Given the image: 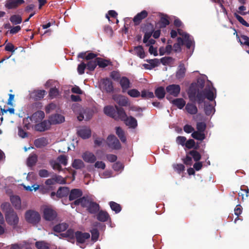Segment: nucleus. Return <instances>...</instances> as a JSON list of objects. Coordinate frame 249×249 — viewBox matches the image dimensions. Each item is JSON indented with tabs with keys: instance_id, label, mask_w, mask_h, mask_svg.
I'll list each match as a JSON object with an SVG mask.
<instances>
[{
	"instance_id": "55",
	"label": "nucleus",
	"mask_w": 249,
	"mask_h": 249,
	"mask_svg": "<svg viewBox=\"0 0 249 249\" xmlns=\"http://www.w3.org/2000/svg\"><path fill=\"white\" fill-rule=\"evenodd\" d=\"M127 94L131 97L137 98L140 96V92L136 89H132L127 91Z\"/></svg>"
},
{
	"instance_id": "2",
	"label": "nucleus",
	"mask_w": 249,
	"mask_h": 249,
	"mask_svg": "<svg viewBox=\"0 0 249 249\" xmlns=\"http://www.w3.org/2000/svg\"><path fill=\"white\" fill-rule=\"evenodd\" d=\"M213 89H215L213 87L212 89H208L207 87L205 88L202 90H200V92L196 95L197 103L199 105L203 103L205 99L207 98L210 101H213L216 97V95L214 94Z\"/></svg>"
},
{
	"instance_id": "33",
	"label": "nucleus",
	"mask_w": 249,
	"mask_h": 249,
	"mask_svg": "<svg viewBox=\"0 0 249 249\" xmlns=\"http://www.w3.org/2000/svg\"><path fill=\"white\" fill-rule=\"evenodd\" d=\"M155 94L156 96L160 99H163L165 97V90L163 87H159L155 89Z\"/></svg>"
},
{
	"instance_id": "61",
	"label": "nucleus",
	"mask_w": 249,
	"mask_h": 249,
	"mask_svg": "<svg viewBox=\"0 0 249 249\" xmlns=\"http://www.w3.org/2000/svg\"><path fill=\"white\" fill-rule=\"evenodd\" d=\"M174 169L178 172V173L180 174L185 170V166L182 164H176L173 165Z\"/></svg>"
},
{
	"instance_id": "31",
	"label": "nucleus",
	"mask_w": 249,
	"mask_h": 249,
	"mask_svg": "<svg viewBox=\"0 0 249 249\" xmlns=\"http://www.w3.org/2000/svg\"><path fill=\"white\" fill-rule=\"evenodd\" d=\"M68 225L66 223H60L53 227V230L56 232H61L66 230L68 228Z\"/></svg>"
},
{
	"instance_id": "32",
	"label": "nucleus",
	"mask_w": 249,
	"mask_h": 249,
	"mask_svg": "<svg viewBox=\"0 0 249 249\" xmlns=\"http://www.w3.org/2000/svg\"><path fill=\"white\" fill-rule=\"evenodd\" d=\"M173 105L177 107L179 109H182L186 105V102L182 98H177L172 101Z\"/></svg>"
},
{
	"instance_id": "62",
	"label": "nucleus",
	"mask_w": 249,
	"mask_h": 249,
	"mask_svg": "<svg viewBox=\"0 0 249 249\" xmlns=\"http://www.w3.org/2000/svg\"><path fill=\"white\" fill-rule=\"evenodd\" d=\"M186 141V138L184 136H179L176 138V142L178 144L184 146Z\"/></svg>"
},
{
	"instance_id": "1",
	"label": "nucleus",
	"mask_w": 249,
	"mask_h": 249,
	"mask_svg": "<svg viewBox=\"0 0 249 249\" xmlns=\"http://www.w3.org/2000/svg\"><path fill=\"white\" fill-rule=\"evenodd\" d=\"M79 205L83 208H86L87 211L91 214H96L100 208V205L98 203L85 196H83L72 202L71 207L73 208V205Z\"/></svg>"
},
{
	"instance_id": "23",
	"label": "nucleus",
	"mask_w": 249,
	"mask_h": 249,
	"mask_svg": "<svg viewBox=\"0 0 249 249\" xmlns=\"http://www.w3.org/2000/svg\"><path fill=\"white\" fill-rule=\"evenodd\" d=\"M70 190L67 187H60L56 192V196L58 198H62L69 195Z\"/></svg>"
},
{
	"instance_id": "39",
	"label": "nucleus",
	"mask_w": 249,
	"mask_h": 249,
	"mask_svg": "<svg viewBox=\"0 0 249 249\" xmlns=\"http://www.w3.org/2000/svg\"><path fill=\"white\" fill-rule=\"evenodd\" d=\"M35 246L37 249H49L50 245L44 241H37Z\"/></svg>"
},
{
	"instance_id": "42",
	"label": "nucleus",
	"mask_w": 249,
	"mask_h": 249,
	"mask_svg": "<svg viewBox=\"0 0 249 249\" xmlns=\"http://www.w3.org/2000/svg\"><path fill=\"white\" fill-rule=\"evenodd\" d=\"M10 21L15 25L18 24L22 22V18L19 15H14L10 17Z\"/></svg>"
},
{
	"instance_id": "8",
	"label": "nucleus",
	"mask_w": 249,
	"mask_h": 249,
	"mask_svg": "<svg viewBox=\"0 0 249 249\" xmlns=\"http://www.w3.org/2000/svg\"><path fill=\"white\" fill-rule=\"evenodd\" d=\"M57 213L54 210L50 208H45L43 210V218L47 221H51L57 217Z\"/></svg>"
},
{
	"instance_id": "60",
	"label": "nucleus",
	"mask_w": 249,
	"mask_h": 249,
	"mask_svg": "<svg viewBox=\"0 0 249 249\" xmlns=\"http://www.w3.org/2000/svg\"><path fill=\"white\" fill-rule=\"evenodd\" d=\"M91 233V239L92 240L96 241L98 240L99 233L97 229H93L90 231Z\"/></svg>"
},
{
	"instance_id": "18",
	"label": "nucleus",
	"mask_w": 249,
	"mask_h": 249,
	"mask_svg": "<svg viewBox=\"0 0 249 249\" xmlns=\"http://www.w3.org/2000/svg\"><path fill=\"white\" fill-rule=\"evenodd\" d=\"M50 124L49 121L44 120L40 123L36 124L35 126V129L37 131L43 132L48 130L50 127Z\"/></svg>"
},
{
	"instance_id": "63",
	"label": "nucleus",
	"mask_w": 249,
	"mask_h": 249,
	"mask_svg": "<svg viewBox=\"0 0 249 249\" xmlns=\"http://www.w3.org/2000/svg\"><path fill=\"white\" fill-rule=\"evenodd\" d=\"M64 237L73 238L74 236V231L72 229H69L66 232L61 234Z\"/></svg>"
},
{
	"instance_id": "58",
	"label": "nucleus",
	"mask_w": 249,
	"mask_h": 249,
	"mask_svg": "<svg viewBox=\"0 0 249 249\" xmlns=\"http://www.w3.org/2000/svg\"><path fill=\"white\" fill-rule=\"evenodd\" d=\"M213 107L212 105H206L204 107V111L206 115L209 116L212 114L214 110Z\"/></svg>"
},
{
	"instance_id": "13",
	"label": "nucleus",
	"mask_w": 249,
	"mask_h": 249,
	"mask_svg": "<svg viewBox=\"0 0 249 249\" xmlns=\"http://www.w3.org/2000/svg\"><path fill=\"white\" fill-rule=\"evenodd\" d=\"M83 192L81 189H72L70 191L69 195V199L70 201L82 198Z\"/></svg>"
},
{
	"instance_id": "37",
	"label": "nucleus",
	"mask_w": 249,
	"mask_h": 249,
	"mask_svg": "<svg viewBox=\"0 0 249 249\" xmlns=\"http://www.w3.org/2000/svg\"><path fill=\"white\" fill-rule=\"evenodd\" d=\"M97 65L100 68H105L111 64L110 60L104 59L100 57L96 58Z\"/></svg>"
},
{
	"instance_id": "53",
	"label": "nucleus",
	"mask_w": 249,
	"mask_h": 249,
	"mask_svg": "<svg viewBox=\"0 0 249 249\" xmlns=\"http://www.w3.org/2000/svg\"><path fill=\"white\" fill-rule=\"evenodd\" d=\"M161 28H164L170 24L169 20L167 16L162 17L160 21Z\"/></svg>"
},
{
	"instance_id": "24",
	"label": "nucleus",
	"mask_w": 249,
	"mask_h": 249,
	"mask_svg": "<svg viewBox=\"0 0 249 249\" xmlns=\"http://www.w3.org/2000/svg\"><path fill=\"white\" fill-rule=\"evenodd\" d=\"M186 69L183 63H180L178 67V70L176 72V76L178 79H182L185 75Z\"/></svg>"
},
{
	"instance_id": "9",
	"label": "nucleus",
	"mask_w": 249,
	"mask_h": 249,
	"mask_svg": "<svg viewBox=\"0 0 249 249\" xmlns=\"http://www.w3.org/2000/svg\"><path fill=\"white\" fill-rule=\"evenodd\" d=\"M166 91L169 95L178 97L180 92V87L177 84L170 85L166 87Z\"/></svg>"
},
{
	"instance_id": "52",
	"label": "nucleus",
	"mask_w": 249,
	"mask_h": 249,
	"mask_svg": "<svg viewBox=\"0 0 249 249\" xmlns=\"http://www.w3.org/2000/svg\"><path fill=\"white\" fill-rule=\"evenodd\" d=\"M189 154L191 155L196 161H198L201 159V155L196 150H191L189 152Z\"/></svg>"
},
{
	"instance_id": "36",
	"label": "nucleus",
	"mask_w": 249,
	"mask_h": 249,
	"mask_svg": "<svg viewBox=\"0 0 249 249\" xmlns=\"http://www.w3.org/2000/svg\"><path fill=\"white\" fill-rule=\"evenodd\" d=\"M191 136L194 139L201 141L204 140L206 138L205 135L204 133L198 131H194L192 133Z\"/></svg>"
},
{
	"instance_id": "50",
	"label": "nucleus",
	"mask_w": 249,
	"mask_h": 249,
	"mask_svg": "<svg viewBox=\"0 0 249 249\" xmlns=\"http://www.w3.org/2000/svg\"><path fill=\"white\" fill-rule=\"evenodd\" d=\"M185 146L188 149H191L194 148L195 149H197L198 146H196V142L193 139H189L186 141Z\"/></svg>"
},
{
	"instance_id": "27",
	"label": "nucleus",
	"mask_w": 249,
	"mask_h": 249,
	"mask_svg": "<svg viewBox=\"0 0 249 249\" xmlns=\"http://www.w3.org/2000/svg\"><path fill=\"white\" fill-rule=\"evenodd\" d=\"M45 116L44 112L43 111L39 110L34 113L31 117L32 120L36 122H39L42 120Z\"/></svg>"
},
{
	"instance_id": "12",
	"label": "nucleus",
	"mask_w": 249,
	"mask_h": 249,
	"mask_svg": "<svg viewBox=\"0 0 249 249\" xmlns=\"http://www.w3.org/2000/svg\"><path fill=\"white\" fill-rule=\"evenodd\" d=\"M75 237L77 243L83 244L85 242L87 239L89 238L90 234L88 232L77 231L75 232Z\"/></svg>"
},
{
	"instance_id": "57",
	"label": "nucleus",
	"mask_w": 249,
	"mask_h": 249,
	"mask_svg": "<svg viewBox=\"0 0 249 249\" xmlns=\"http://www.w3.org/2000/svg\"><path fill=\"white\" fill-rule=\"evenodd\" d=\"M206 128V124L204 122H198L196 124L197 131L204 133Z\"/></svg>"
},
{
	"instance_id": "59",
	"label": "nucleus",
	"mask_w": 249,
	"mask_h": 249,
	"mask_svg": "<svg viewBox=\"0 0 249 249\" xmlns=\"http://www.w3.org/2000/svg\"><path fill=\"white\" fill-rule=\"evenodd\" d=\"M86 67V64L83 62L79 64L77 67V71L78 73L81 75L84 74Z\"/></svg>"
},
{
	"instance_id": "51",
	"label": "nucleus",
	"mask_w": 249,
	"mask_h": 249,
	"mask_svg": "<svg viewBox=\"0 0 249 249\" xmlns=\"http://www.w3.org/2000/svg\"><path fill=\"white\" fill-rule=\"evenodd\" d=\"M59 94V90L55 88H51L49 92V96L51 99L56 97Z\"/></svg>"
},
{
	"instance_id": "25",
	"label": "nucleus",
	"mask_w": 249,
	"mask_h": 249,
	"mask_svg": "<svg viewBox=\"0 0 249 249\" xmlns=\"http://www.w3.org/2000/svg\"><path fill=\"white\" fill-rule=\"evenodd\" d=\"M104 111L106 115L113 119H114V117H116V110L112 106H107L105 107Z\"/></svg>"
},
{
	"instance_id": "10",
	"label": "nucleus",
	"mask_w": 249,
	"mask_h": 249,
	"mask_svg": "<svg viewBox=\"0 0 249 249\" xmlns=\"http://www.w3.org/2000/svg\"><path fill=\"white\" fill-rule=\"evenodd\" d=\"M112 98L120 106L126 107L130 105L128 99L123 95H114Z\"/></svg>"
},
{
	"instance_id": "19",
	"label": "nucleus",
	"mask_w": 249,
	"mask_h": 249,
	"mask_svg": "<svg viewBox=\"0 0 249 249\" xmlns=\"http://www.w3.org/2000/svg\"><path fill=\"white\" fill-rule=\"evenodd\" d=\"M82 157L83 160L88 163H92L96 160V156L92 153L89 151L84 152Z\"/></svg>"
},
{
	"instance_id": "48",
	"label": "nucleus",
	"mask_w": 249,
	"mask_h": 249,
	"mask_svg": "<svg viewBox=\"0 0 249 249\" xmlns=\"http://www.w3.org/2000/svg\"><path fill=\"white\" fill-rule=\"evenodd\" d=\"M142 98H153L154 97V93L151 91L143 89L140 95Z\"/></svg>"
},
{
	"instance_id": "6",
	"label": "nucleus",
	"mask_w": 249,
	"mask_h": 249,
	"mask_svg": "<svg viewBox=\"0 0 249 249\" xmlns=\"http://www.w3.org/2000/svg\"><path fill=\"white\" fill-rule=\"evenodd\" d=\"M199 92L196 85L194 83L191 84L187 92L189 100L193 103L196 102L197 103L196 95Z\"/></svg>"
},
{
	"instance_id": "44",
	"label": "nucleus",
	"mask_w": 249,
	"mask_h": 249,
	"mask_svg": "<svg viewBox=\"0 0 249 249\" xmlns=\"http://www.w3.org/2000/svg\"><path fill=\"white\" fill-rule=\"evenodd\" d=\"M72 166L76 169H80L83 168L85 165L81 160L75 159L73 160Z\"/></svg>"
},
{
	"instance_id": "26",
	"label": "nucleus",
	"mask_w": 249,
	"mask_h": 249,
	"mask_svg": "<svg viewBox=\"0 0 249 249\" xmlns=\"http://www.w3.org/2000/svg\"><path fill=\"white\" fill-rule=\"evenodd\" d=\"M185 110L190 114L195 115L198 112L196 106L194 103H188L185 106Z\"/></svg>"
},
{
	"instance_id": "43",
	"label": "nucleus",
	"mask_w": 249,
	"mask_h": 249,
	"mask_svg": "<svg viewBox=\"0 0 249 249\" xmlns=\"http://www.w3.org/2000/svg\"><path fill=\"white\" fill-rule=\"evenodd\" d=\"M109 204L111 210L116 213H117L121 212L122 207L120 204L114 201H110Z\"/></svg>"
},
{
	"instance_id": "22",
	"label": "nucleus",
	"mask_w": 249,
	"mask_h": 249,
	"mask_svg": "<svg viewBox=\"0 0 249 249\" xmlns=\"http://www.w3.org/2000/svg\"><path fill=\"white\" fill-rule=\"evenodd\" d=\"M120 84L122 89V91L124 92L130 87V82L128 78L123 76L120 80Z\"/></svg>"
},
{
	"instance_id": "29",
	"label": "nucleus",
	"mask_w": 249,
	"mask_h": 249,
	"mask_svg": "<svg viewBox=\"0 0 249 249\" xmlns=\"http://www.w3.org/2000/svg\"><path fill=\"white\" fill-rule=\"evenodd\" d=\"M11 202L13 206L16 209H20L21 208V200L20 197L17 196H14L10 198Z\"/></svg>"
},
{
	"instance_id": "35",
	"label": "nucleus",
	"mask_w": 249,
	"mask_h": 249,
	"mask_svg": "<svg viewBox=\"0 0 249 249\" xmlns=\"http://www.w3.org/2000/svg\"><path fill=\"white\" fill-rule=\"evenodd\" d=\"M116 133L123 142H125L126 139L124 130L120 127H116Z\"/></svg>"
},
{
	"instance_id": "17",
	"label": "nucleus",
	"mask_w": 249,
	"mask_h": 249,
	"mask_svg": "<svg viewBox=\"0 0 249 249\" xmlns=\"http://www.w3.org/2000/svg\"><path fill=\"white\" fill-rule=\"evenodd\" d=\"M96 218L98 221L102 222L110 220V217L107 212L100 210L97 213Z\"/></svg>"
},
{
	"instance_id": "14",
	"label": "nucleus",
	"mask_w": 249,
	"mask_h": 249,
	"mask_svg": "<svg viewBox=\"0 0 249 249\" xmlns=\"http://www.w3.org/2000/svg\"><path fill=\"white\" fill-rule=\"evenodd\" d=\"M24 3V0H7L5 2V7L8 9H16Z\"/></svg>"
},
{
	"instance_id": "41",
	"label": "nucleus",
	"mask_w": 249,
	"mask_h": 249,
	"mask_svg": "<svg viewBox=\"0 0 249 249\" xmlns=\"http://www.w3.org/2000/svg\"><path fill=\"white\" fill-rule=\"evenodd\" d=\"M1 209L5 214H7L14 211L13 209L11 207L9 203L4 202L1 204Z\"/></svg>"
},
{
	"instance_id": "5",
	"label": "nucleus",
	"mask_w": 249,
	"mask_h": 249,
	"mask_svg": "<svg viewBox=\"0 0 249 249\" xmlns=\"http://www.w3.org/2000/svg\"><path fill=\"white\" fill-rule=\"evenodd\" d=\"M5 217L6 221L9 225L12 226L14 228L16 227L18 223L19 218L14 210L9 213L5 214Z\"/></svg>"
},
{
	"instance_id": "54",
	"label": "nucleus",
	"mask_w": 249,
	"mask_h": 249,
	"mask_svg": "<svg viewBox=\"0 0 249 249\" xmlns=\"http://www.w3.org/2000/svg\"><path fill=\"white\" fill-rule=\"evenodd\" d=\"M160 62L163 65H169L170 64H171L174 60V59L171 57H170V56H167V57H163L162 58H161L160 59Z\"/></svg>"
},
{
	"instance_id": "4",
	"label": "nucleus",
	"mask_w": 249,
	"mask_h": 249,
	"mask_svg": "<svg viewBox=\"0 0 249 249\" xmlns=\"http://www.w3.org/2000/svg\"><path fill=\"white\" fill-rule=\"evenodd\" d=\"M142 32L144 33L143 39V42L144 43H147L148 40L152 36L155 29L154 26L151 23H147L144 24L142 27Z\"/></svg>"
},
{
	"instance_id": "30",
	"label": "nucleus",
	"mask_w": 249,
	"mask_h": 249,
	"mask_svg": "<svg viewBox=\"0 0 249 249\" xmlns=\"http://www.w3.org/2000/svg\"><path fill=\"white\" fill-rule=\"evenodd\" d=\"M78 135L84 139H88L91 136V131L89 129H81L78 131Z\"/></svg>"
},
{
	"instance_id": "28",
	"label": "nucleus",
	"mask_w": 249,
	"mask_h": 249,
	"mask_svg": "<svg viewBox=\"0 0 249 249\" xmlns=\"http://www.w3.org/2000/svg\"><path fill=\"white\" fill-rule=\"evenodd\" d=\"M47 144L48 141L44 137L37 139L34 141V145L37 148H42L47 145Z\"/></svg>"
},
{
	"instance_id": "34",
	"label": "nucleus",
	"mask_w": 249,
	"mask_h": 249,
	"mask_svg": "<svg viewBox=\"0 0 249 249\" xmlns=\"http://www.w3.org/2000/svg\"><path fill=\"white\" fill-rule=\"evenodd\" d=\"M125 124L131 127L135 128L137 125V121L136 119L132 117H127V119L124 121Z\"/></svg>"
},
{
	"instance_id": "7",
	"label": "nucleus",
	"mask_w": 249,
	"mask_h": 249,
	"mask_svg": "<svg viewBox=\"0 0 249 249\" xmlns=\"http://www.w3.org/2000/svg\"><path fill=\"white\" fill-rule=\"evenodd\" d=\"M107 143L108 146L112 149L118 150L121 148L119 140L114 135H110L107 137Z\"/></svg>"
},
{
	"instance_id": "56",
	"label": "nucleus",
	"mask_w": 249,
	"mask_h": 249,
	"mask_svg": "<svg viewBox=\"0 0 249 249\" xmlns=\"http://www.w3.org/2000/svg\"><path fill=\"white\" fill-rule=\"evenodd\" d=\"M234 16L241 24L246 27H249V24L247 21H246L241 16H239L236 13L234 14Z\"/></svg>"
},
{
	"instance_id": "38",
	"label": "nucleus",
	"mask_w": 249,
	"mask_h": 249,
	"mask_svg": "<svg viewBox=\"0 0 249 249\" xmlns=\"http://www.w3.org/2000/svg\"><path fill=\"white\" fill-rule=\"evenodd\" d=\"M37 161V156L36 154L30 155L27 159V164L29 167L34 166Z\"/></svg>"
},
{
	"instance_id": "49",
	"label": "nucleus",
	"mask_w": 249,
	"mask_h": 249,
	"mask_svg": "<svg viewBox=\"0 0 249 249\" xmlns=\"http://www.w3.org/2000/svg\"><path fill=\"white\" fill-rule=\"evenodd\" d=\"M236 37L237 38H239V41L240 42L241 44L246 45L249 47V37L245 35H241V38L243 40V41H242L241 39L239 38V37L238 36L237 34H236Z\"/></svg>"
},
{
	"instance_id": "46",
	"label": "nucleus",
	"mask_w": 249,
	"mask_h": 249,
	"mask_svg": "<svg viewBox=\"0 0 249 249\" xmlns=\"http://www.w3.org/2000/svg\"><path fill=\"white\" fill-rule=\"evenodd\" d=\"M134 51L138 56L141 58H143L145 57V53L143 47L142 46L135 47Z\"/></svg>"
},
{
	"instance_id": "16",
	"label": "nucleus",
	"mask_w": 249,
	"mask_h": 249,
	"mask_svg": "<svg viewBox=\"0 0 249 249\" xmlns=\"http://www.w3.org/2000/svg\"><path fill=\"white\" fill-rule=\"evenodd\" d=\"M103 89L107 93H110L113 91V87L112 81L109 78L103 79L102 83Z\"/></svg>"
},
{
	"instance_id": "15",
	"label": "nucleus",
	"mask_w": 249,
	"mask_h": 249,
	"mask_svg": "<svg viewBox=\"0 0 249 249\" xmlns=\"http://www.w3.org/2000/svg\"><path fill=\"white\" fill-rule=\"evenodd\" d=\"M46 94L45 90H34L30 94V97L35 101H39L43 98Z\"/></svg>"
},
{
	"instance_id": "3",
	"label": "nucleus",
	"mask_w": 249,
	"mask_h": 249,
	"mask_svg": "<svg viewBox=\"0 0 249 249\" xmlns=\"http://www.w3.org/2000/svg\"><path fill=\"white\" fill-rule=\"evenodd\" d=\"M25 218L27 222L33 225H36L40 220L39 213L33 210L27 211L25 213Z\"/></svg>"
},
{
	"instance_id": "11",
	"label": "nucleus",
	"mask_w": 249,
	"mask_h": 249,
	"mask_svg": "<svg viewBox=\"0 0 249 249\" xmlns=\"http://www.w3.org/2000/svg\"><path fill=\"white\" fill-rule=\"evenodd\" d=\"M115 108L116 110V117H114V119L115 120H120L121 121H124L127 119V116L123 107L115 105Z\"/></svg>"
},
{
	"instance_id": "21",
	"label": "nucleus",
	"mask_w": 249,
	"mask_h": 249,
	"mask_svg": "<svg viewBox=\"0 0 249 249\" xmlns=\"http://www.w3.org/2000/svg\"><path fill=\"white\" fill-rule=\"evenodd\" d=\"M64 117L63 115L58 114H55L52 115L49 119L50 124H53L62 123L64 122Z\"/></svg>"
},
{
	"instance_id": "40",
	"label": "nucleus",
	"mask_w": 249,
	"mask_h": 249,
	"mask_svg": "<svg viewBox=\"0 0 249 249\" xmlns=\"http://www.w3.org/2000/svg\"><path fill=\"white\" fill-rule=\"evenodd\" d=\"M178 34L180 35H182V34L180 33V29L178 30ZM182 36H184V40L185 41V45L187 49H190L192 45V41L191 40V38H190L189 35L187 34H185L184 35H182Z\"/></svg>"
},
{
	"instance_id": "47",
	"label": "nucleus",
	"mask_w": 249,
	"mask_h": 249,
	"mask_svg": "<svg viewBox=\"0 0 249 249\" xmlns=\"http://www.w3.org/2000/svg\"><path fill=\"white\" fill-rule=\"evenodd\" d=\"M87 69L90 71H93L94 70L96 66H97V63L96 58L93 60L89 61L87 64H86Z\"/></svg>"
},
{
	"instance_id": "20",
	"label": "nucleus",
	"mask_w": 249,
	"mask_h": 249,
	"mask_svg": "<svg viewBox=\"0 0 249 249\" xmlns=\"http://www.w3.org/2000/svg\"><path fill=\"white\" fill-rule=\"evenodd\" d=\"M148 12L146 10H142L141 12L138 13L133 18V22L135 25L140 24L142 20L147 17Z\"/></svg>"
},
{
	"instance_id": "64",
	"label": "nucleus",
	"mask_w": 249,
	"mask_h": 249,
	"mask_svg": "<svg viewBox=\"0 0 249 249\" xmlns=\"http://www.w3.org/2000/svg\"><path fill=\"white\" fill-rule=\"evenodd\" d=\"M59 163L66 166L67 164V157L64 155L59 156L57 158Z\"/></svg>"
},
{
	"instance_id": "45",
	"label": "nucleus",
	"mask_w": 249,
	"mask_h": 249,
	"mask_svg": "<svg viewBox=\"0 0 249 249\" xmlns=\"http://www.w3.org/2000/svg\"><path fill=\"white\" fill-rule=\"evenodd\" d=\"M249 192L248 187L246 186L241 187V191L238 193L239 196L242 197V199L243 200L245 196L247 197L249 196Z\"/></svg>"
}]
</instances>
